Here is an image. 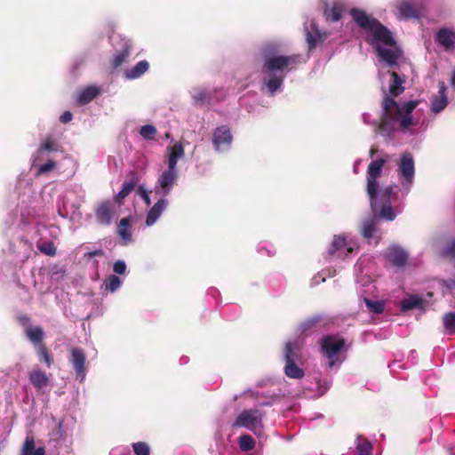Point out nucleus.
Listing matches in <instances>:
<instances>
[{
  "instance_id": "473e14b6",
  "label": "nucleus",
  "mask_w": 455,
  "mask_h": 455,
  "mask_svg": "<svg viewBox=\"0 0 455 455\" xmlns=\"http://www.w3.org/2000/svg\"><path fill=\"white\" fill-rule=\"evenodd\" d=\"M441 255L451 260H455V237L448 240L443 245Z\"/></svg>"
},
{
  "instance_id": "5fc2aeb1",
  "label": "nucleus",
  "mask_w": 455,
  "mask_h": 455,
  "mask_svg": "<svg viewBox=\"0 0 455 455\" xmlns=\"http://www.w3.org/2000/svg\"><path fill=\"white\" fill-rule=\"evenodd\" d=\"M129 195H127L124 191L123 190H120L115 196V200L116 203L118 204H122V202L124 201V199L128 196Z\"/></svg>"
},
{
  "instance_id": "20e7f679",
  "label": "nucleus",
  "mask_w": 455,
  "mask_h": 455,
  "mask_svg": "<svg viewBox=\"0 0 455 455\" xmlns=\"http://www.w3.org/2000/svg\"><path fill=\"white\" fill-rule=\"evenodd\" d=\"M398 190L399 188L396 184L388 185L376 193V198H369L371 210L376 212L377 208L380 207L379 213L377 214L379 218H383L387 220H394L396 214L394 212L392 204L398 200Z\"/></svg>"
},
{
  "instance_id": "6e6d98bb",
  "label": "nucleus",
  "mask_w": 455,
  "mask_h": 455,
  "mask_svg": "<svg viewBox=\"0 0 455 455\" xmlns=\"http://www.w3.org/2000/svg\"><path fill=\"white\" fill-rule=\"evenodd\" d=\"M86 256H88L89 258H92V257H102L104 256V251L103 250L101 249H97V250H94V251H89Z\"/></svg>"
},
{
  "instance_id": "bb28decb",
  "label": "nucleus",
  "mask_w": 455,
  "mask_h": 455,
  "mask_svg": "<svg viewBox=\"0 0 455 455\" xmlns=\"http://www.w3.org/2000/svg\"><path fill=\"white\" fill-rule=\"evenodd\" d=\"M283 371L290 379H300L305 376L304 370L297 364V362L285 363Z\"/></svg>"
},
{
  "instance_id": "2eb2a0df",
  "label": "nucleus",
  "mask_w": 455,
  "mask_h": 455,
  "mask_svg": "<svg viewBox=\"0 0 455 455\" xmlns=\"http://www.w3.org/2000/svg\"><path fill=\"white\" fill-rule=\"evenodd\" d=\"M326 37V34L322 33L315 22H311L309 28H307L306 40L309 51L315 49L318 44H323Z\"/></svg>"
},
{
  "instance_id": "ddd939ff",
  "label": "nucleus",
  "mask_w": 455,
  "mask_h": 455,
  "mask_svg": "<svg viewBox=\"0 0 455 455\" xmlns=\"http://www.w3.org/2000/svg\"><path fill=\"white\" fill-rule=\"evenodd\" d=\"M435 41L443 46L445 51H454L455 31L448 28H441L435 35Z\"/></svg>"
},
{
  "instance_id": "c03bdc74",
  "label": "nucleus",
  "mask_w": 455,
  "mask_h": 455,
  "mask_svg": "<svg viewBox=\"0 0 455 455\" xmlns=\"http://www.w3.org/2000/svg\"><path fill=\"white\" fill-rule=\"evenodd\" d=\"M37 249L48 256H54L56 254V247L52 242H44L37 244Z\"/></svg>"
},
{
  "instance_id": "864d4df0",
  "label": "nucleus",
  "mask_w": 455,
  "mask_h": 455,
  "mask_svg": "<svg viewBox=\"0 0 455 455\" xmlns=\"http://www.w3.org/2000/svg\"><path fill=\"white\" fill-rule=\"evenodd\" d=\"M18 321L23 326H28L30 323V317L27 315H20L18 316Z\"/></svg>"
},
{
  "instance_id": "49530a36",
  "label": "nucleus",
  "mask_w": 455,
  "mask_h": 455,
  "mask_svg": "<svg viewBox=\"0 0 455 455\" xmlns=\"http://www.w3.org/2000/svg\"><path fill=\"white\" fill-rule=\"evenodd\" d=\"M322 320V317L320 315H315L310 318H308L307 321L301 323L300 328L301 331H305L313 326L316 325L318 323H320Z\"/></svg>"
},
{
  "instance_id": "9d476101",
  "label": "nucleus",
  "mask_w": 455,
  "mask_h": 455,
  "mask_svg": "<svg viewBox=\"0 0 455 455\" xmlns=\"http://www.w3.org/2000/svg\"><path fill=\"white\" fill-rule=\"evenodd\" d=\"M70 362L75 370L76 379L83 380L86 375V356L80 347H73L70 350Z\"/></svg>"
},
{
  "instance_id": "4c0bfd02",
  "label": "nucleus",
  "mask_w": 455,
  "mask_h": 455,
  "mask_svg": "<svg viewBox=\"0 0 455 455\" xmlns=\"http://www.w3.org/2000/svg\"><path fill=\"white\" fill-rule=\"evenodd\" d=\"M443 325L449 333H455V312H449L443 315Z\"/></svg>"
},
{
  "instance_id": "ea45409f",
  "label": "nucleus",
  "mask_w": 455,
  "mask_h": 455,
  "mask_svg": "<svg viewBox=\"0 0 455 455\" xmlns=\"http://www.w3.org/2000/svg\"><path fill=\"white\" fill-rule=\"evenodd\" d=\"M364 303L367 308L374 314H381L385 309V304L379 300H371L370 299H364Z\"/></svg>"
},
{
  "instance_id": "a18cd8bd",
  "label": "nucleus",
  "mask_w": 455,
  "mask_h": 455,
  "mask_svg": "<svg viewBox=\"0 0 455 455\" xmlns=\"http://www.w3.org/2000/svg\"><path fill=\"white\" fill-rule=\"evenodd\" d=\"M357 455H371L372 445L367 440H363L357 444Z\"/></svg>"
},
{
  "instance_id": "8fccbe9b",
  "label": "nucleus",
  "mask_w": 455,
  "mask_h": 455,
  "mask_svg": "<svg viewBox=\"0 0 455 455\" xmlns=\"http://www.w3.org/2000/svg\"><path fill=\"white\" fill-rule=\"evenodd\" d=\"M113 270L117 275H123L126 270V264L124 260H116L114 263Z\"/></svg>"
},
{
  "instance_id": "cd10ccee",
  "label": "nucleus",
  "mask_w": 455,
  "mask_h": 455,
  "mask_svg": "<svg viewBox=\"0 0 455 455\" xmlns=\"http://www.w3.org/2000/svg\"><path fill=\"white\" fill-rule=\"evenodd\" d=\"M424 303L425 300L422 298L417 296H410L401 302V310L403 312H407L414 308H422Z\"/></svg>"
},
{
  "instance_id": "4be33fe9",
  "label": "nucleus",
  "mask_w": 455,
  "mask_h": 455,
  "mask_svg": "<svg viewBox=\"0 0 455 455\" xmlns=\"http://www.w3.org/2000/svg\"><path fill=\"white\" fill-rule=\"evenodd\" d=\"M148 68L149 63L147 60H140L133 68L125 70V78L129 80L139 78L145 74Z\"/></svg>"
},
{
  "instance_id": "39448f33",
  "label": "nucleus",
  "mask_w": 455,
  "mask_h": 455,
  "mask_svg": "<svg viewBox=\"0 0 455 455\" xmlns=\"http://www.w3.org/2000/svg\"><path fill=\"white\" fill-rule=\"evenodd\" d=\"M346 340L335 335H325L320 339V347L323 355L328 359V366L332 368L340 351L345 347Z\"/></svg>"
},
{
  "instance_id": "a878e982",
  "label": "nucleus",
  "mask_w": 455,
  "mask_h": 455,
  "mask_svg": "<svg viewBox=\"0 0 455 455\" xmlns=\"http://www.w3.org/2000/svg\"><path fill=\"white\" fill-rule=\"evenodd\" d=\"M390 75L392 76V82L389 86V92L393 97H397L404 91V87L403 86L404 79L394 71L390 72Z\"/></svg>"
},
{
  "instance_id": "6e6552de",
  "label": "nucleus",
  "mask_w": 455,
  "mask_h": 455,
  "mask_svg": "<svg viewBox=\"0 0 455 455\" xmlns=\"http://www.w3.org/2000/svg\"><path fill=\"white\" fill-rule=\"evenodd\" d=\"M397 172L402 186L408 191L413 183L415 175L414 160L411 153L404 152L401 156Z\"/></svg>"
},
{
  "instance_id": "f8f14e48",
  "label": "nucleus",
  "mask_w": 455,
  "mask_h": 455,
  "mask_svg": "<svg viewBox=\"0 0 455 455\" xmlns=\"http://www.w3.org/2000/svg\"><path fill=\"white\" fill-rule=\"evenodd\" d=\"M385 257L396 267H403L408 260V253L398 245L389 246L385 251Z\"/></svg>"
},
{
  "instance_id": "09e8293b",
  "label": "nucleus",
  "mask_w": 455,
  "mask_h": 455,
  "mask_svg": "<svg viewBox=\"0 0 455 455\" xmlns=\"http://www.w3.org/2000/svg\"><path fill=\"white\" fill-rule=\"evenodd\" d=\"M56 166V163L53 160H49L47 163L41 164L38 168V174L45 173L52 171Z\"/></svg>"
},
{
  "instance_id": "c85d7f7f",
  "label": "nucleus",
  "mask_w": 455,
  "mask_h": 455,
  "mask_svg": "<svg viewBox=\"0 0 455 455\" xmlns=\"http://www.w3.org/2000/svg\"><path fill=\"white\" fill-rule=\"evenodd\" d=\"M343 12V5L340 3H334L331 8H326L324 16L327 20L333 22L339 21L341 19Z\"/></svg>"
},
{
  "instance_id": "dca6fc26",
  "label": "nucleus",
  "mask_w": 455,
  "mask_h": 455,
  "mask_svg": "<svg viewBox=\"0 0 455 455\" xmlns=\"http://www.w3.org/2000/svg\"><path fill=\"white\" fill-rule=\"evenodd\" d=\"M353 251V248L348 246L345 237L341 235H334L333 240L328 249L330 255L337 254L339 257L347 256Z\"/></svg>"
},
{
  "instance_id": "2f4dec72",
  "label": "nucleus",
  "mask_w": 455,
  "mask_h": 455,
  "mask_svg": "<svg viewBox=\"0 0 455 455\" xmlns=\"http://www.w3.org/2000/svg\"><path fill=\"white\" fill-rule=\"evenodd\" d=\"M131 48H132L131 44H128L127 43L124 44L122 51L118 54H116L111 61V65H112L113 68H117L124 62L126 61L127 58L130 55Z\"/></svg>"
},
{
  "instance_id": "0eeeda50",
  "label": "nucleus",
  "mask_w": 455,
  "mask_h": 455,
  "mask_svg": "<svg viewBox=\"0 0 455 455\" xmlns=\"http://www.w3.org/2000/svg\"><path fill=\"white\" fill-rule=\"evenodd\" d=\"M265 413L259 409L243 411L234 422V427H245L252 432L262 428V419Z\"/></svg>"
},
{
  "instance_id": "6ab92c4d",
  "label": "nucleus",
  "mask_w": 455,
  "mask_h": 455,
  "mask_svg": "<svg viewBox=\"0 0 455 455\" xmlns=\"http://www.w3.org/2000/svg\"><path fill=\"white\" fill-rule=\"evenodd\" d=\"M167 204V200L161 198L153 205L147 214L146 224L148 226L155 224L163 211L166 208Z\"/></svg>"
},
{
  "instance_id": "c9c22d12",
  "label": "nucleus",
  "mask_w": 455,
  "mask_h": 455,
  "mask_svg": "<svg viewBox=\"0 0 455 455\" xmlns=\"http://www.w3.org/2000/svg\"><path fill=\"white\" fill-rule=\"evenodd\" d=\"M129 176L131 177L130 180L124 181L121 189L127 195H129L135 188L137 183L139 182V178L136 172H131Z\"/></svg>"
},
{
  "instance_id": "7ed1b4c3",
  "label": "nucleus",
  "mask_w": 455,
  "mask_h": 455,
  "mask_svg": "<svg viewBox=\"0 0 455 455\" xmlns=\"http://www.w3.org/2000/svg\"><path fill=\"white\" fill-rule=\"evenodd\" d=\"M419 104V100H409L401 107L392 97L386 94L382 102L384 111L381 118L382 126H392L398 123L401 130H407L410 126L415 124L412 121L411 113Z\"/></svg>"
},
{
  "instance_id": "79ce46f5",
  "label": "nucleus",
  "mask_w": 455,
  "mask_h": 455,
  "mask_svg": "<svg viewBox=\"0 0 455 455\" xmlns=\"http://www.w3.org/2000/svg\"><path fill=\"white\" fill-rule=\"evenodd\" d=\"M447 104V96L435 97L432 101V111L435 113H439L446 108Z\"/></svg>"
},
{
  "instance_id": "f257e3e1",
  "label": "nucleus",
  "mask_w": 455,
  "mask_h": 455,
  "mask_svg": "<svg viewBox=\"0 0 455 455\" xmlns=\"http://www.w3.org/2000/svg\"><path fill=\"white\" fill-rule=\"evenodd\" d=\"M350 15L358 27L371 32V37H367L366 41L371 44H375V51L379 60L385 61L390 67L395 66L398 60L396 52L382 48L379 44V43H381L387 46L395 45V40L392 36L390 30L377 19L368 15L363 10L353 8L350 11Z\"/></svg>"
},
{
  "instance_id": "5701e85b",
  "label": "nucleus",
  "mask_w": 455,
  "mask_h": 455,
  "mask_svg": "<svg viewBox=\"0 0 455 455\" xmlns=\"http://www.w3.org/2000/svg\"><path fill=\"white\" fill-rule=\"evenodd\" d=\"M168 168L175 169L177 162L180 158L184 156V148L181 144H175L172 147H169L168 148Z\"/></svg>"
},
{
  "instance_id": "680f3d73",
  "label": "nucleus",
  "mask_w": 455,
  "mask_h": 455,
  "mask_svg": "<svg viewBox=\"0 0 455 455\" xmlns=\"http://www.w3.org/2000/svg\"><path fill=\"white\" fill-rule=\"evenodd\" d=\"M61 427H62V423H61V422H60V423L58 424V428H59V430H61Z\"/></svg>"
},
{
  "instance_id": "412c9836",
  "label": "nucleus",
  "mask_w": 455,
  "mask_h": 455,
  "mask_svg": "<svg viewBox=\"0 0 455 455\" xmlns=\"http://www.w3.org/2000/svg\"><path fill=\"white\" fill-rule=\"evenodd\" d=\"M397 10L400 14V18H403L405 20L410 19H419L420 15L417 9H415L412 4L406 1L400 2L397 4Z\"/></svg>"
},
{
  "instance_id": "7c9ffc66",
  "label": "nucleus",
  "mask_w": 455,
  "mask_h": 455,
  "mask_svg": "<svg viewBox=\"0 0 455 455\" xmlns=\"http://www.w3.org/2000/svg\"><path fill=\"white\" fill-rule=\"evenodd\" d=\"M36 355L39 362L44 363L46 367L50 368L53 363V357L47 348L46 345H40L36 347Z\"/></svg>"
},
{
  "instance_id": "f3484780",
  "label": "nucleus",
  "mask_w": 455,
  "mask_h": 455,
  "mask_svg": "<svg viewBox=\"0 0 455 455\" xmlns=\"http://www.w3.org/2000/svg\"><path fill=\"white\" fill-rule=\"evenodd\" d=\"M302 343L296 339L286 342L283 348V359L285 363L298 362L300 360Z\"/></svg>"
},
{
  "instance_id": "393cba45",
  "label": "nucleus",
  "mask_w": 455,
  "mask_h": 455,
  "mask_svg": "<svg viewBox=\"0 0 455 455\" xmlns=\"http://www.w3.org/2000/svg\"><path fill=\"white\" fill-rule=\"evenodd\" d=\"M100 94V89L96 86H89L83 89L77 97V101L80 105H85L91 102Z\"/></svg>"
},
{
  "instance_id": "a211bd4d",
  "label": "nucleus",
  "mask_w": 455,
  "mask_h": 455,
  "mask_svg": "<svg viewBox=\"0 0 455 455\" xmlns=\"http://www.w3.org/2000/svg\"><path fill=\"white\" fill-rule=\"evenodd\" d=\"M29 381L32 386L37 389H42L48 386L49 377L42 370L36 368L29 372Z\"/></svg>"
},
{
  "instance_id": "c756f323",
  "label": "nucleus",
  "mask_w": 455,
  "mask_h": 455,
  "mask_svg": "<svg viewBox=\"0 0 455 455\" xmlns=\"http://www.w3.org/2000/svg\"><path fill=\"white\" fill-rule=\"evenodd\" d=\"M192 98L196 104L200 106L207 105L211 102V94L204 88H195L192 92Z\"/></svg>"
},
{
  "instance_id": "9b49d317",
  "label": "nucleus",
  "mask_w": 455,
  "mask_h": 455,
  "mask_svg": "<svg viewBox=\"0 0 455 455\" xmlns=\"http://www.w3.org/2000/svg\"><path fill=\"white\" fill-rule=\"evenodd\" d=\"M114 214V206L110 201H103L100 203L95 210L96 220L101 226L110 225Z\"/></svg>"
},
{
  "instance_id": "052dcab7",
  "label": "nucleus",
  "mask_w": 455,
  "mask_h": 455,
  "mask_svg": "<svg viewBox=\"0 0 455 455\" xmlns=\"http://www.w3.org/2000/svg\"><path fill=\"white\" fill-rule=\"evenodd\" d=\"M378 149L374 147H371L370 149V156L373 157V156L377 153Z\"/></svg>"
},
{
  "instance_id": "f03ea898",
  "label": "nucleus",
  "mask_w": 455,
  "mask_h": 455,
  "mask_svg": "<svg viewBox=\"0 0 455 455\" xmlns=\"http://www.w3.org/2000/svg\"><path fill=\"white\" fill-rule=\"evenodd\" d=\"M302 62L300 54L284 55H265L262 72L270 76L265 79V84L268 92L273 95L283 84L284 80V71H290Z\"/></svg>"
},
{
  "instance_id": "4d7b16f0",
  "label": "nucleus",
  "mask_w": 455,
  "mask_h": 455,
  "mask_svg": "<svg viewBox=\"0 0 455 455\" xmlns=\"http://www.w3.org/2000/svg\"><path fill=\"white\" fill-rule=\"evenodd\" d=\"M446 96V86L444 82L439 83V97Z\"/></svg>"
},
{
  "instance_id": "72a5a7b5",
  "label": "nucleus",
  "mask_w": 455,
  "mask_h": 455,
  "mask_svg": "<svg viewBox=\"0 0 455 455\" xmlns=\"http://www.w3.org/2000/svg\"><path fill=\"white\" fill-rule=\"evenodd\" d=\"M376 230V221L374 219L366 220L362 225V235L364 238H371Z\"/></svg>"
},
{
  "instance_id": "a19ab883",
  "label": "nucleus",
  "mask_w": 455,
  "mask_h": 455,
  "mask_svg": "<svg viewBox=\"0 0 455 455\" xmlns=\"http://www.w3.org/2000/svg\"><path fill=\"white\" fill-rule=\"evenodd\" d=\"M156 133V128L152 124L143 125L140 130V135L148 140H155Z\"/></svg>"
},
{
  "instance_id": "f704fd0d",
  "label": "nucleus",
  "mask_w": 455,
  "mask_h": 455,
  "mask_svg": "<svg viewBox=\"0 0 455 455\" xmlns=\"http://www.w3.org/2000/svg\"><path fill=\"white\" fill-rule=\"evenodd\" d=\"M239 447L243 451H249L254 449L255 441L250 435H242L239 437Z\"/></svg>"
},
{
  "instance_id": "b1692460",
  "label": "nucleus",
  "mask_w": 455,
  "mask_h": 455,
  "mask_svg": "<svg viewBox=\"0 0 455 455\" xmlns=\"http://www.w3.org/2000/svg\"><path fill=\"white\" fill-rule=\"evenodd\" d=\"M20 455H45V450L44 447L36 448L34 437L27 436Z\"/></svg>"
},
{
  "instance_id": "423d86ee",
  "label": "nucleus",
  "mask_w": 455,
  "mask_h": 455,
  "mask_svg": "<svg viewBox=\"0 0 455 455\" xmlns=\"http://www.w3.org/2000/svg\"><path fill=\"white\" fill-rule=\"evenodd\" d=\"M387 163V159L377 158L370 163L366 172V192L369 198L375 199L376 193L383 190L379 187V178L381 176L382 169Z\"/></svg>"
},
{
  "instance_id": "de8ad7c7",
  "label": "nucleus",
  "mask_w": 455,
  "mask_h": 455,
  "mask_svg": "<svg viewBox=\"0 0 455 455\" xmlns=\"http://www.w3.org/2000/svg\"><path fill=\"white\" fill-rule=\"evenodd\" d=\"M41 150L46 151H58V145L52 138H47L45 141L40 147Z\"/></svg>"
},
{
  "instance_id": "603ef678",
  "label": "nucleus",
  "mask_w": 455,
  "mask_h": 455,
  "mask_svg": "<svg viewBox=\"0 0 455 455\" xmlns=\"http://www.w3.org/2000/svg\"><path fill=\"white\" fill-rule=\"evenodd\" d=\"M72 113L70 111H65L60 117V121L63 124H68L72 120Z\"/></svg>"
},
{
  "instance_id": "3c124183",
  "label": "nucleus",
  "mask_w": 455,
  "mask_h": 455,
  "mask_svg": "<svg viewBox=\"0 0 455 455\" xmlns=\"http://www.w3.org/2000/svg\"><path fill=\"white\" fill-rule=\"evenodd\" d=\"M139 194L141 196V198L143 199L144 203L148 206H149L151 204V200H150L148 192L146 189H144L142 187H140L139 188Z\"/></svg>"
},
{
  "instance_id": "e433bc0d",
  "label": "nucleus",
  "mask_w": 455,
  "mask_h": 455,
  "mask_svg": "<svg viewBox=\"0 0 455 455\" xmlns=\"http://www.w3.org/2000/svg\"><path fill=\"white\" fill-rule=\"evenodd\" d=\"M130 227V221L127 218H124L120 220L118 225V234L126 242L131 241V234L128 230Z\"/></svg>"
},
{
  "instance_id": "aec40b11",
  "label": "nucleus",
  "mask_w": 455,
  "mask_h": 455,
  "mask_svg": "<svg viewBox=\"0 0 455 455\" xmlns=\"http://www.w3.org/2000/svg\"><path fill=\"white\" fill-rule=\"evenodd\" d=\"M26 336L34 344L35 348L45 344L44 342V333L41 326H28L26 329Z\"/></svg>"
},
{
  "instance_id": "58836bf2",
  "label": "nucleus",
  "mask_w": 455,
  "mask_h": 455,
  "mask_svg": "<svg viewBox=\"0 0 455 455\" xmlns=\"http://www.w3.org/2000/svg\"><path fill=\"white\" fill-rule=\"evenodd\" d=\"M121 284V279L116 275H111L105 281V289L111 292H115L120 288Z\"/></svg>"
},
{
  "instance_id": "13d9d810",
  "label": "nucleus",
  "mask_w": 455,
  "mask_h": 455,
  "mask_svg": "<svg viewBox=\"0 0 455 455\" xmlns=\"http://www.w3.org/2000/svg\"><path fill=\"white\" fill-rule=\"evenodd\" d=\"M446 285L447 287L449 288H455V276L453 278H450L447 282H446Z\"/></svg>"
},
{
  "instance_id": "bf43d9fd",
  "label": "nucleus",
  "mask_w": 455,
  "mask_h": 455,
  "mask_svg": "<svg viewBox=\"0 0 455 455\" xmlns=\"http://www.w3.org/2000/svg\"><path fill=\"white\" fill-rule=\"evenodd\" d=\"M451 84L452 88L455 89V68L452 71Z\"/></svg>"
},
{
  "instance_id": "4468645a",
  "label": "nucleus",
  "mask_w": 455,
  "mask_h": 455,
  "mask_svg": "<svg viewBox=\"0 0 455 455\" xmlns=\"http://www.w3.org/2000/svg\"><path fill=\"white\" fill-rule=\"evenodd\" d=\"M232 142L230 129L227 125L217 127L213 132L212 143L216 150L229 146Z\"/></svg>"
},
{
  "instance_id": "1a4fd4ad",
  "label": "nucleus",
  "mask_w": 455,
  "mask_h": 455,
  "mask_svg": "<svg viewBox=\"0 0 455 455\" xmlns=\"http://www.w3.org/2000/svg\"><path fill=\"white\" fill-rule=\"evenodd\" d=\"M178 172L175 169H167L159 176L155 190L156 193L167 196L176 185Z\"/></svg>"
},
{
  "instance_id": "37998d69",
  "label": "nucleus",
  "mask_w": 455,
  "mask_h": 455,
  "mask_svg": "<svg viewBox=\"0 0 455 455\" xmlns=\"http://www.w3.org/2000/svg\"><path fill=\"white\" fill-rule=\"evenodd\" d=\"M133 455H150V447L145 442L132 443Z\"/></svg>"
}]
</instances>
